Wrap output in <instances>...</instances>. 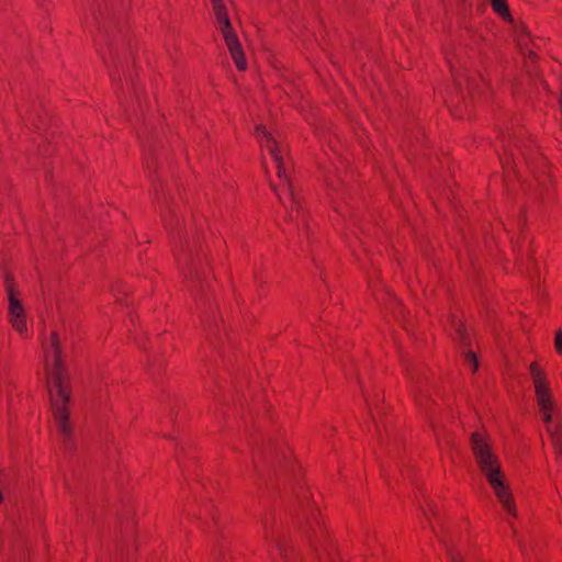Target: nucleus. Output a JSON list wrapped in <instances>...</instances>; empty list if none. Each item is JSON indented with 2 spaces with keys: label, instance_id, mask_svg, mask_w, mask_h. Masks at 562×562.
Returning a JSON list of instances; mask_svg holds the SVG:
<instances>
[{
  "label": "nucleus",
  "instance_id": "obj_26",
  "mask_svg": "<svg viewBox=\"0 0 562 562\" xmlns=\"http://www.w3.org/2000/svg\"><path fill=\"white\" fill-rule=\"evenodd\" d=\"M162 218H164L165 225L168 227L170 224L168 223V220H167L166 215H162Z\"/></svg>",
  "mask_w": 562,
  "mask_h": 562
},
{
  "label": "nucleus",
  "instance_id": "obj_28",
  "mask_svg": "<svg viewBox=\"0 0 562 562\" xmlns=\"http://www.w3.org/2000/svg\"><path fill=\"white\" fill-rule=\"evenodd\" d=\"M429 510L432 513V516H436L435 510L429 506Z\"/></svg>",
  "mask_w": 562,
  "mask_h": 562
},
{
  "label": "nucleus",
  "instance_id": "obj_2",
  "mask_svg": "<svg viewBox=\"0 0 562 562\" xmlns=\"http://www.w3.org/2000/svg\"><path fill=\"white\" fill-rule=\"evenodd\" d=\"M471 448L477 467L486 477L504 510L508 515L516 517V505L506 484L505 475L501 470L498 458L493 453L483 434L479 431L472 432Z\"/></svg>",
  "mask_w": 562,
  "mask_h": 562
},
{
  "label": "nucleus",
  "instance_id": "obj_5",
  "mask_svg": "<svg viewBox=\"0 0 562 562\" xmlns=\"http://www.w3.org/2000/svg\"><path fill=\"white\" fill-rule=\"evenodd\" d=\"M529 371L535 386L537 403L542 413V419L547 431L551 435L552 428L562 427V422L557 411L547 375L537 362L530 363Z\"/></svg>",
  "mask_w": 562,
  "mask_h": 562
},
{
  "label": "nucleus",
  "instance_id": "obj_29",
  "mask_svg": "<svg viewBox=\"0 0 562 562\" xmlns=\"http://www.w3.org/2000/svg\"><path fill=\"white\" fill-rule=\"evenodd\" d=\"M102 59H104V61L106 63V56L102 53Z\"/></svg>",
  "mask_w": 562,
  "mask_h": 562
},
{
  "label": "nucleus",
  "instance_id": "obj_9",
  "mask_svg": "<svg viewBox=\"0 0 562 562\" xmlns=\"http://www.w3.org/2000/svg\"><path fill=\"white\" fill-rule=\"evenodd\" d=\"M430 524L434 532L446 547L451 562H483L476 551L470 548L464 541L459 540V542L456 543L446 528L441 527L440 532H438L436 526L432 522Z\"/></svg>",
  "mask_w": 562,
  "mask_h": 562
},
{
  "label": "nucleus",
  "instance_id": "obj_8",
  "mask_svg": "<svg viewBox=\"0 0 562 562\" xmlns=\"http://www.w3.org/2000/svg\"><path fill=\"white\" fill-rule=\"evenodd\" d=\"M205 255L202 254V245L199 244L188 249L182 255L177 256V260L186 266V277L192 282L194 288H203V282H207V273L203 266Z\"/></svg>",
  "mask_w": 562,
  "mask_h": 562
},
{
  "label": "nucleus",
  "instance_id": "obj_19",
  "mask_svg": "<svg viewBox=\"0 0 562 562\" xmlns=\"http://www.w3.org/2000/svg\"><path fill=\"white\" fill-rule=\"evenodd\" d=\"M415 373L417 375H419L418 369H416V368H412V369L407 368V375H408L409 380L412 381V383H415ZM416 383H419V376H417Z\"/></svg>",
  "mask_w": 562,
  "mask_h": 562
},
{
  "label": "nucleus",
  "instance_id": "obj_7",
  "mask_svg": "<svg viewBox=\"0 0 562 562\" xmlns=\"http://www.w3.org/2000/svg\"><path fill=\"white\" fill-rule=\"evenodd\" d=\"M4 289L8 294V321L12 328L19 333L22 338L29 335L26 313L20 300V292L11 274L5 273Z\"/></svg>",
  "mask_w": 562,
  "mask_h": 562
},
{
  "label": "nucleus",
  "instance_id": "obj_22",
  "mask_svg": "<svg viewBox=\"0 0 562 562\" xmlns=\"http://www.w3.org/2000/svg\"><path fill=\"white\" fill-rule=\"evenodd\" d=\"M537 58H538V55L536 52L533 50H529L528 55H527V63H532L535 64L537 61Z\"/></svg>",
  "mask_w": 562,
  "mask_h": 562
},
{
  "label": "nucleus",
  "instance_id": "obj_18",
  "mask_svg": "<svg viewBox=\"0 0 562 562\" xmlns=\"http://www.w3.org/2000/svg\"><path fill=\"white\" fill-rule=\"evenodd\" d=\"M465 359L473 364V370H477V360H476V357H475V353L472 352V351H468L467 355H465Z\"/></svg>",
  "mask_w": 562,
  "mask_h": 562
},
{
  "label": "nucleus",
  "instance_id": "obj_30",
  "mask_svg": "<svg viewBox=\"0 0 562 562\" xmlns=\"http://www.w3.org/2000/svg\"><path fill=\"white\" fill-rule=\"evenodd\" d=\"M3 499V496H2V493L0 492V503L2 502Z\"/></svg>",
  "mask_w": 562,
  "mask_h": 562
},
{
  "label": "nucleus",
  "instance_id": "obj_24",
  "mask_svg": "<svg viewBox=\"0 0 562 562\" xmlns=\"http://www.w3.org/2000/svg\"><path fill=\"white\" fill-rule=\"evenodd\" d=\"M456 116L458 117H463V113L461 112V110L459 108L456 109L454 113H453Z\"/></svg>",
  "mask_w": 562,
  "mask_h": 562
},
{
  "label": "nucleus",
  "instance_id": "obj_20",
  "mask_svg": "<svg viewBox=\"0 0 562 562\" xmlns=\"http://www.w3.org/2000/svg\"><path fill=\"white\" fill-rule=\"evenodd\" d=\"M155 194H156L158 201H160V199H162L164 203L166 204V206H168V199L165 195V191H164V187L162 186H160V193H159L158 189H156L155 190Z\"/></svg>",
  "mask_w": 562,
  "mask_h": 562
},
{
  "label": "nucleus",
  "instance_id": "obj_25",
  "mask_svg": "<svg viewBox=\"0 0 562 562\" xmlns=\"http://www.w3.org/2000/svg\"><path fill=\"white\" fill-rule=\"evenodd\" d=\"M210 517H211L212 524H213V525H217V522H216V518H215V516H214V513H210Z\"/></svg>",
  "mask_w": 562,
  "mask_h": 562
},
{
  "label": "nucleus",
  "instance_id": "obj_21",
  "mask_svg": "<svg viewBox=\"0 0 562 562\" xmlns=\"http://www.w3.org/2000/svg\"><path fill=\"white\" fill-rule=\"evenodd\" d=\"M368 404H369V407H370V411H371V414L373 415V409H375L376 412L379 411V407H378V398H368L366 397Z\"/></svg>",
  "mask_w": 562,
  "mask_h": 562
},
{
  "label": "nucleus",
  "instance_id": "obj_4",
  "mask_svg": "<svg viewBox=\"0 0 562 562\" xmlns=\"http://www.w3.org/2000/svg\"><path fill=\"white\" fill-rule=\"evenodd\" d=\"M256 134L260 146L270 154L277 169V176L281 181L279 186H272V189L276 191L280 202L284 206H286V202H289L291 212L296 211L299 214L300 202L286 175V167L283 156L284 148L278 144V142L269 134L263 125H258L256 127Z\"/></svg>",
  "mask_w": 562,
  "mask_h": 562
},
{
  "label": "nucleus",
  "instance_id": "obj_13",
  "mask_svg": "<svg viewBox=\"0 0 562 562\" xmlns=\"http://www.w3.org/2000/svg\"><path fill=\"white\" fill-rule=\"evenodd\" d=\"M232 559L228 542L225 539L217 540L212 550L213 562H232Z\"/></svg>",
  "mask_w": 562,
  "mask_h": 562
},
{
  "label": "nucleus",
  "instance_id": "obj_10",
  "mask_svg": "<svg viewBox=\"0 0 562 562\" xmlns=\"http://www.w3.org/2000/svg\"><path fill=\"white\" fill-rule=\"evenodd\" d=\"M447 61L450 66L451 74L453 76L454 83L463 95V88L468 91V95L473 99L476 94H481L483 89L486 87V82L480 74L470 72L468 69L459 70L458 64L453 58L447 57Z\"/></svg>",
  "mask_w": 562,
  "mask_h": 562
},
{
  "label": "nucleus",
  "instance_id": "obj_23",
  "mask_svg": "<svg viewBox=\"0 0 562 562\" xmlns=\"http://www.w3.org/2000/svg\"><path fill=\"white\" fill-rule=\"evenodd\" d=\"M196 522H199L202 527L210 528L209 521L201 516L196 518Z\"/></svg>",
  "mask_w": 562,
  "mask_h": 562
},
{
  "label": "nucleus",
  "instance_id": "obj_11",
  "mask_svg": "<svg viewBox=\"0 0 562 562\" xmlns=\"http://www.w3.org/2000/svg\"><path fill=\"white\" fill-rule=\"evenodd\" d=\"M263 539L269 546L276 547L285 561H290L291 549L288 548V540L277 524L273 512H267L261 518Z\"/></svg>",
  "mask_w": 562,
  "mask_h": 562
},
{
  "label": "nucleus",
  "instance_id": "obj_17",
  "mask_svg": "<svg viewBox=\"0 0 562 562\" xmlns=\"http://www.w3.org/2000/svg\"><path fill=\"white\" fill-rule=\"evenodd\" d=\"M554 347L557 352L562 355V329H559L555 334Z\"/></svg>",
  "mask_w": 562,
  "mask_h": 562
},
{
  "label": "nucleus",
  "instance_id": "obj_1",
  "mask_svg": "<svg viewBox=\"0 0 562 562\" xmlns=\"http://www.w3.org/2000/svg\"><path fill=\"white\" fill-rule=\"evenodd\" d=\"M44 362L50 407L65 449H71L72 426L69 422L68 403L71 398L69 374L64 366L61 346L57 333H50L43 342Z\"/></svg>",
  "mask_w": 562,
  "mask_h": 562
},
{
  "label": "nucleus",
  "instance_id": "obj_16",
  "mask_svg": "<svg viewBox=\"0 0 562 562\" xmlns=\"http://www.w3.org/2000/svg\"><path fill=\"white\" fill-rule=\"evenodd\" d=\"M454 331H456V338L459 339V341L467 346L468 345V337L465 333V328L462 323H456L454 324Z\"/></svg>",
  "mask_w": 562,
  "mask_h": 562
},
{
  "label": "nucleus",
  "instance_id": "obj_14",
  "mask_svg": "<svg viewBox=\"0 0 562 562\" xmlns=\"http://www.w3.org/2000/svg\"><path fill=\"white\" fill-rule=\"evenodd\" d=\"M493 11L503 20L512 21L507 0H488Z\"/></svg>",
  "mask_w": 562,
  "mask_h": 562
},
{
  "label": "nucleus",
  "instance_id": "obj_3",
  "mask_svg": "<svg viewBox=\"0 0 562 562\" xmlns=\"http://www.w3.org/2000/svg\"><path fill=\"white\" fill-rule=\"evenodd\" d=\"M501 143L506 158H501L503 166L509 164V159L516 164V159H522L527 167L533 173V177L539 186V194L543 200H549L552 196L553 181L551 176L544 170L546 162L540 158L541 170H536L532 161V154L526 151V145L522 139V131H513L503 133Z\"/></svg>",
  "mask_w": 562,
  "mask_h": 562
},
{
  "label": "nucleus",
  "instance_id": "obj_6",
  "mask_svg": "<svg viewBox=\"0 0 562 562\" xmlns=\"http://www.w3.org/2000/svg\"><path fill=\"white\" fill-rule=\"evenodd\" d=\"M213 12L217 22V27L223 34L226 46L238 70L244 71L247 68V60L239 43V40L232 27L226 5L223 0H211Z\"/></svg>",
  "mask_w": 562,
  "mask_h": 562
},
{
  "label": "nucleus",
  "instance_id": "obj_15",
  "mask_svg": "<svg viewBox=\"0 0 562 562\" xmlns=\"http://www.w3.org/2000/svg\"><path fill=\"white\" fill-rule=\"evenodd\" d=\"M550 438L557 457L562 460V427L552 428V434L550 435Z\"/></svg>",
  "mask_w": 562,
  "mask_h": 562
},
{
  "label": "nucleus",
  "instance_id": "obj_12",
  "mask_svg": "<svg viewBox=\"0 0 562 562\" xmlns=\"http://www.w3.org/2000/svg\"><path fill=\"white\" fill-rule=\"evenodd\" d=\"M308 528L307 538L314 550L318 553V544L326 550V531L322 520L314 514L313 521H308Z\"/></svg>",
  "mask_w": 562,
  "mask_h": 562
},
{
  "label": "nucleus",
  "instance_id": "obj_31",
  "mask_svg": "<svg viewBox=\"0 0 562 562\" xmlns=\"http://www.w3.org/2000/svg\"><path fill=\"white\" fill-rule=\"evenodd\" d=\"M527 68H529V65L527 64ZM527 72H530L531 74V70L530 69H527Z\"/></svg>",
  "mask_w": 562,
  "mask_h": 562
},
{
  "label": "nucleus",
  "instance_id": "obj_27",
  "mask_svg": "<svg viewBox=\"0 0 562 562\" xmlns=\"http://www.w3.org/2000/svg\"><path fill=\"white\" fill-rule=\"evenodd\" d=\"M520 547H521V550H522V551H526V550H527V548H526V546H525V544H522V543H521V544H520Z\"/></svg>",
  "mask_w": 562,
  "mask_h": 562
}]
</instances>
